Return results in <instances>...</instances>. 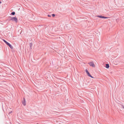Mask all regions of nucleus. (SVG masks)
<instances>
[{
    "mask_svg": "<svg viewBox=\"0 0 124 124\" xmlns=\"http://www.w3.org/2000/svg\"><path fill=\"white\" fill-rule=\"evenodd\" d=\"M10 20L13 21H14L16 23H17V19L16 17H15L11 18Z\"/></svg>",
    "mask_w": 124,
    "mask_h": 124,
    "instance_id": "obj_1",
    "label": "nucleus"
},
{
    "mask_svg": "<svg viewBox=\"0 0 124 124\" xmlns=\"http://www.w3.org/2000/svg\"><path fill=\"white\" fill-rule=\"evenodd\" d=\"M85 72H86L87 75L88 76L92 78H93V77L90 74V73H89L88 70L87 69H86L85 70Z\"/></svg>",
    "mask_w": 124,
    "mask_h": 124,
    "instance_id": "obj_2",
    "label": "nucleus"
},
{
    "mask_svg": "<svg viewBox=\"0 0 124 124\" xmlns=\"http://www.w3.org/2000/svg\"><path fill=\"white\" fill-rule=\"evenodd\" d=\"M88 64L90 66L93 67H95V65L94 63L93 62H90L88 63Z\"/></svg>",
    "mask_w": 124,
    "mask_h": 124,
    "instance_id": "obj_3",
    "label": "nucleus"
},
{
    "mask_svg": "<svg viewBox=\"0 0 124 124\" xmlns=\"http://www.w3.org/2000/svg\"><path fill=\"white\" fill-rule=\"evenodd\" d=\"M97 16L98 17L104 19H106L108 18V17H106L104 16Z\"/></svg>",
    "mask_w": 124,
    "mask_h": 124,
    "instance_id": "obj_4",
    "label": "nucleus"
},
{
    "mask_svg": "<svg viewBox=\"0 0 124 124\" xmlns=\"http://www.w3.org/2000/svg\"><path fill=\"white\" fill-rule=\"evenodd\" d=\"M23 102L22 103L24 106L26 105V101L25 100V98H23Z\"/></svg>",
    "mask_w": 124,
    "mask_h": 124,
    "instance_id": "obj_5",
    "label": "nucleus"
},
{
    "mask_svg": "<svg viewBox=\"0 0 124 124\" xmlns=\"http://www.w3.org/2000/svg\"><path fill=\"white\" fill-rule=\"evenodd\" d=\"M8 46H9L11 49H13V47L10 44L8 43Z\"/></svg>",
    "mask_w": 124,
    "mask_h": 124,
    "instance_id": "obj_6",
    "label": "nucleus"
},
{
    "mask_svg": "<svg viewBox=\"0 0 124 124\" xmlns=\"http://www.w3.org/2000/svg\"><path fill=\"white\" fill-rule=\"evenodd\" d=\"M106 67L108 69L109 67V66L108 64H106Z\"/></svg>",
    "mask_w": 124,
    "mask_h": 124,
    "instance_id": "obj_7",
    "label": "nucleus"
},
{
    "mask_svg": "<svg viewBox=\"0 0 124 124\" xmlns=\"http://www.w3.org/2000/svg\"><path fill=\"white\" fill-rule=\"evenodd\" d=\"M3 41L6 43V44L8 45V42H7L4 39H3Z\"/></svg>",
    "mask_w": 124,
    "mask_h": 124,
    "instance_id": "obj_8",
    "label": "nucleus"
},
{
    "mask_svg": "<svg viewBox=\"0 0 124 124\" xmlns=\"http://www.w3.org/2000/svg\"><path fill=\"white\" fill-rule=\"evenodd\" d=\"M15 14V12H13L11 13V14L12 15H14Z\"/></svg>",
    "mask_w": 124,
    "mask_h": 124,
    "instance_id": "obj_9",
    "label": "nucleus"
},
{
    "mask_svg": "<svg viewBox=\"0 0 124 124\" xmlns=\"http://www.w3.org/2000/svg\"><path fill=\"white\" fill-rule=\"evenodd\" d=\"M10 109L11 110V109L10 108ZM12 112V110H11L9 112V114H11Z\"/></svg>",
    "mask_w": 124,
    "mask_h": 124,
    "instance_id": "obj_10",
    "label": "nucleus"
},
{
    "mask_svg": "<svg viewBox=\"0 0 124 124\" xmlns=\"http://www.w3.org/2000/svg\"><path fill=\"white\" fill-rule=\"evenodd\" d=\"M52 16H53V17H54V16H55V15L54 14H53L52 15Z\"/></svg>",
    "mask_w": 124,
    "mask_h": 124,
    "instance_id": "obj_11",
    "label": "nucleus"
},
{
    "mask_svg": "<svg viewBox=\"0 0 124 124\" xmlns=\"http://www.w3.org/2000/svg\"><path fill=\"white\" fill-rule=\"evenodd\" d=\"M48 16L49 17H51V16L50 15H48Z\"/></svg>",
    "mask_w": 124,
    "mask_h": 124,
    "instance_id": "obj_12",
    "label": "nucleus"
},
{
    "mask_svg": "<svg viewBox=\"0 0 124 124\" xmlns=\"http://www.w3.org/2000/svg\"><path fill=\"white\" fill-rule=\"evenodd\" d=\"M122 108L124 109V106H122Z\"/></svg>",
    "mask_w": 124,
    "mask_h": 124,
    "instance_id": "obj_13",
    "label": "nucleus"
},
{
    "mask_svg": "<svg viewBox=\"0 0 124 124\" xmlns=\"http://www.w3.org/2000/svg\"><path fill=\"white\" fill-rule=\"evenodd\" d=\"M1 3V1H0V4Z\"/></svg>",
    "mask_w": 124,
    "mask_h": 124,
    "instance_id": "obj_14",
    "label": "nucleus"
}]
</instances>
